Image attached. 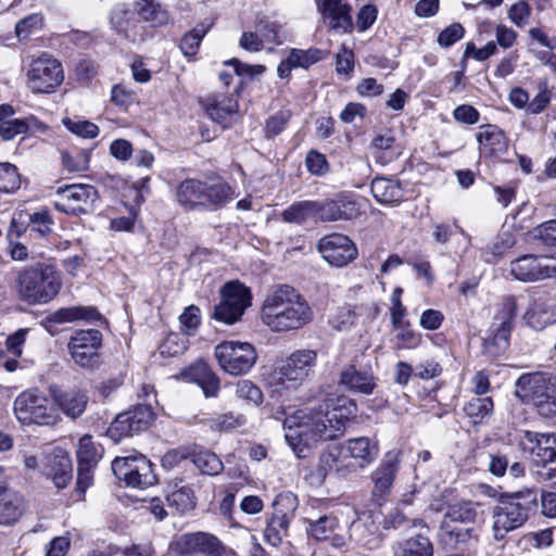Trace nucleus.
Instances as JSON below:
<instances>
[{
    "label": "nucleus",
    "instance_id": "f257e3e1",
    "mask_svg": "<svg viewBox=\"0 0 556 556\" xmlns=\"http://www.w3.org/2000/svg\"><path fill=\"white\" fill-rule=\"evenodd\" d=\"M355 413L356 405L349 397L327 396L318 407L300 409L286 417V441L299 458H306L318 443L342 435Z\"/></svg>",
    "mask_w": 556,
    "mask_h": 556
},
{
    "label": "nucleus",
    "instance_id": "f03ea898",
    "mask_svg": "<svg viewBox=\"0 0 556 556\" xmlns=\"http://www.w3.org/2000/svg\"><path fill=\"white\" fill-rule=\"evenodd\" d=\"M314 317L307 300L293 287L279 285L265 296L261 320L274 332L299 330Z\"/></svg>",
    "mask_w": 556,
    "mask_h": 556
},
{
    "label": "nucleus",
    "instance_id": "7ed1b4c3",
    "mask_svg": "<svg viewBox=\"0 0 556 556\" xmlns=\"http://www.w3.org/2000/svg\"><path fill=\"white\" fill-rule=\"evenodd\" d=\"M178 203L188 211H216L231 201L230 186L219 177L205 180L187 178L176 189Z\"/></svg>",
    "mask_w": 556,
    "mask_h": 556
},
{
    "label": "nucleus",
    "instance_id": "20e7f679",
    "mask_svg": "<svg viewBox=\"0 0 556 556\" xmlns=\"http://www.w3.org/2000/svg\"><path fill=\"white\" fill-rule=\"evenodd\" d=\"M62 282L51 265L38 263L18 271L15 279L17 298L28 305L46 304L56 296Z\"/></svg>",
    "mask_w": 556,
    "mask_h": 556
},
{
    "label": "nucleus",
    "instance_id": "39448f33",
    "mask_svg": "<svg viewBox=\"0 0 556 556\" xmlns=\"http://www.w3.org/2000/svg\"><path fill=\"white\" fill-rule=\"evenodd\" d=\"M538 507V495L526 489L504 496L493 509V535L501 541L505 535L521 527Z\"/></svg>",
    "mask_w": 556,
    "mask_h": 556
},
{
    "label": "nucleus",
    "instance_id": "423d86ee",
    "mask_svg": "<svg viewBox=\"0 0 556 556\" xmlns=\"http://www.w3.org/2000/svg\"><path fill=\"white\" fill-rule=\"evenodd\" d=\"M14 414L23 425L52 426L59 418L53 402L38 389H28L16 396Z\"/></svg>",
    "mask_w": 556,
    "mask_h": 556
},
{
    "label": "nucleus",
    "instance_id": "0eeeda50",
    "mask_svg": "<svg viewBox=\"0 0 556 556\" xmlns=\"http://www.w3.org/2000/svg\"><path fill=\"white\" fill-rule=\"evenodd\" d=\"M523 440L531 444L533 454V475L540 482H551L556 485V435L525 431Z\"/></svg>",
    "mask_w": 556,
    "mask_h": 556
},
{
    "label": "nucleus",
    "instance_id": "6e6552de",
    "mask_svg": "<svg viewBox=\"0 0 556 556\" xmlns=\"http://www.w3.org/2000/svg\"><path fill=\"white\" fill-rule=\"evenodd\" d=\"M214 355L220 369L231 376L247 375L257 361L254 345L237 340L218 343L215 346Z\"/></svg>",
    "mask_w": 556,
    "mask_h": 556
},
{
    "label": "nucleus",
    "instance_id": "1a4fd4ad",
    "mask_svg": "<svg viewBox=\"0 0 556 556\" xmlns=\"http://www.w3.org/2000/svg\"><path fill=\"white\" fill-rule=\"evenodd\" d=\"M222 301L214 306L212 318L225 325H232L241 319L251 305L250 289L238 281L227 282L222 291Z\"/></svg>",
    "mask_w": 556,
    "mask_h": 556
},
{
    "label": "nucleus",
    "instance_id": "9d476101",
    "mask_svg": "<svg viewBox=\"0 0 556 556\" xmlns=\"http://www.w3.org/2000/svg\"><path fill=\"white\" fill-rule=\"evenodd\" d=\"M26 78L33 92L51 93L64 79L62 64L49 53H42L29 64Z\"/></svg>",
    "mask_w": 556,
    "mask_h": 556
},
{
    "label": "nucleus",
    "instance_id": "9b49d317",
    "mask_svg": "<svg viewBox=\"0 0 556 556\" xmlns=\"http://www.w3.org/2000/svg\"><path fill=\"white\" fill-rule=\"evenodd\" d=\"M98 199V190L91 185H66L58 188L54 207L70 215L89 214L94 210Z\"/></svg>",
    "mask_w": 556,
    "mask_h": 556
},
{
    "label": "nucleus",
    "instance_id": "f8f14e48",
    "mask_svg": "<svg viewBox=\"0 0 556 556\" xmlns=\"http://www.w3.org/2000/svg\"><path fill=\"white\" fill-rule=\"evenodd\" d=\"M402 460V451L393 448L387 452L370 475L371 496L376 504L384 503L392 493Z\"/></svg>",
    "mask_w": 556,
    "mask_h": 556
},
{
    "label": "nucleus",
    "instance_id": "ddd939ff",
    "mask_svg": "<svg viewBox=\"0 0 556 556\" xmlns=\"http://www.w3.org/2000/svg\"><path fill=\"white\" fill-rule=\"evenodd\" d=\"M101 345L102 333L97 329H86L75 331L67 346L76 365L85 369H94L100 364Z\"/></svg>",
    "mask_w": 556,
    "mask_h": 556
},
{
    "label": "nucleus",
    "instance_id": "4468645a",
    "mask_svg": "<svg viewBox=\"0 0 556 556\" xmlns=\"http://www.w3.org/2000/svg\"><path fill=\"white\" fill-rule=\"evenodd\" d=\"M153 420V412L150 406L138 405L121 413L106 430V435L118 443L127 437L146 431Z\"/></svg>",
    "mask_w": 556,
    "mask_h": 556
},
{
    "label": "nucleus",
    "instance_id": "2eb2a0df",
    "mask_svg": "<svg viewBox=\"0 0 556 556\" xmlns=\"http://www.w3.org/2000/svg\"><path fill=\"white\" fill-rule=\"evenodd\" d=\"M510 274L520 281L556 278V258L527 254L510 263Z\"/></svg>",
    "mask_w": 556,
    "mask_h": 556
},
{
    "label": "nucleus",
    "instance_id": "dca6fc26",
    "mask_svg": "<svg viewBox=\"0 0 556 556\" xmlns=\"http://www.w3.org/2000/svg\"><path fill=\"white\" fill-rule=\"evenodd\" d=\"M296 507V497L292 493H285L277 496L274 502L275 511L268 520L264 535L273 546H279L287 535L290 520Z\"/></svg>",
    "mask_w": 556,
    "mask_h": 556
},
{
    "label": "nucleus",
    "instance_id": "f3484780",
    "mask_svg": "<svg viewBox=\"0 0 556 556\" xmlns=\"http://www.w3.org/2000/svg\"><path fill=\"white\" fill-rule=\"evenodd\" d=\"M323 258L333 267H344L358 254L356 244L345 235L333 232L324 236L317 243Z\"/></svg>",
    "mask_w": 556,
    "mask_h": 556
},
{
    "label": "nucleus",
    "instance_id": "a211bd4d",
    "mask_svg": "<svg viewBox=\"0 0 556 556\" xmlns=\"http://www.w3.org/2000/svg\"><path fill=\"white\" fill-rule=\"evenodd\" d=\"M317 363V352L303 349L294 351L277 368L281 383L290 382L296 387L305 381L313 372Z\"/></svg>",
    "mask_w": 556,
    "mask_h": 556
},
{
    "label": "nucleus",
    "instance_id": "6ab92c4d",
    "mask_svg": "<svg viewBox=\"0 0 556 556\" xmlns=\"http://www.w3.org/2000/svg\"><path fill=\"white\" fill-rule=\"evenodd\" d=\"M110 25L116 35L131 43L142 42L149 36L148 27L138 18L136 11L125 4H118L111 11Z\"/></svg>",
    "mask_w": 556,
    "mask_h": 556
},
{
    "label": "nucleus",
    "instance_id": "aec40b11",
    "mask_svg": "<svg viewBox=\"0 0 556 556\" xmlns=\"http://www.w3.org/2000/svg\"><path fill=\"white\" fill-rule=\"evenodd\" d=\"M180 554H202L204 556H223L227 547L215 535L207 532H193L180 535L176 541Z\"/></svg>",
    "mask_w": 556,
    "mask_h": 556
},
{
    "label": "nucleus",
    "instance_id": "412c9836",
    "mask_svg": "<svg viewBox=\"0 0 556 556\" xmlns=\"http://www.w3.org/2000/svg\"><path fill=\"white\" fill-rule=\"evenodd\" d=\"M40 472L52 479L58 489H63L72 479V460L62 448H54L40 457Z\"/></svg>",
    "mask_w": 556,
    "mask_h": 556
},
{
    "label": "nucleus",
    "instance_id": "4be33fe9",
    "mask_svg": "<svg viewBox=\"0 0 556 556\" xmlns=\"http://www.w3.org/2000/svg\"><path fill=\"white\" fill-rule=\"evenodd\" d=\"M518 309L517 300L513 295L504 296L492 325L493 344L500 349L508 345L513 321Z\"/></svg>",
    "mask_w": 556,
    "mask_h": 556
},
{
    "label": "nucleus",
    "instance_id": "5701e85b",
    "mask_svg": "<svg viewBox=\"0 0 556 556\" xmlns=\"http://www.w3.org/2000/svg\"><path fill=\"white\" fill-rule=\"evenodd\" d=\"M340 384L351 392L369 395L376 388V379L369 367L355 359L342 369Z\"/></svg>",
    "mask_w": 556,
    "mask_h": 556
},
{
    "label": "nucleus",
    "instance_id": "b1692460",
    "mask_svg": "<svg viewBox=\"0 0 556 556\" xmlns=\"http://www.w3.org/2000/svg\"><path fill=\"white\" fill-rule=\"evenodd\" d=\"M553 383L551 378L541 372L523 374L515 383V395L521 402L533 405Z\"/></svg>",
    "mask_w": 556,
    "mask_h": 556
},
{
    "label": "nucleus",
    "instance_id": "393cba45",
    "mask_svg": "<svg viewBox=\"0 0 556 556\" xmlns=\"http://www.w3.org/2000/svg\"><path fill=\"white\" fill-rule=\"evenodd\" d=\"M318 9L329 22V27L346 34L353 30L351 7L343 0H317Z\"/></svg>",
    "mask_w": 556,
    "mask_h": 556
},
{
    "label": "nucleus",
    "instance_id": "a878e982",
    "mask_svg": "<svg viewBox=\"0 0 556 556\" xmlns=\"http://www.w3.org/2000/svg\"><path fill=\"white\" fill-rule=\"evenodd\" d=\"M180 376L186 381L199 384L206 397L216 396L219 391V378L203 359H199L184 369Z\"/></svg>",
    "mask_w": 556,
    "mask_h": 556
},
{
    "label": "nucleus",
    "instance_id": "bb28decb",
    "mask_svg": "<svg viewBox=\"0 0 556 556\" xmlns=\"http://www.w3.org/2000/svg\"><path fill=\"white\" fill-rule=\"evenodd\" d=\"M475 538L472 528L460 527L444 518L438 531L439 543L445 549H463Z\"/></svg>",
    "mask_w": 556,
    "mask_h": 556
},
{
    "label": "nucleus",
    "instance_id": "cd10ccee",
    "mask_svg": "<svg viewBox=\"0 0 556 556\" xmlns=\"http://www.w3.org/2000/svg\"><path fill=\"white\" fill-rule=\"evenodd\" d=\"M523 319L531 328L542 330L556 323V305L548 304L545 296H532Z\"/></svg>",
    "mask_w": 556,
    "mask_h": 556
},
{
    "label": "nucleus",
    "instance_id": "c85d7f7f",
    "mask_svg": "<svg viewBox=\"0 0 556 556\" xmlns=\"http://www.w3.org/2000/svg\"><path fill=\"white\" fill-rule=\"evenodd\" d=\"M370 189L376 201L384 205L399 203L404 197L402 184L391 178H375Z\"/></svg>",
    "mask_w": 556,
    "mask_h": 556
},
{
    "label": "nucleus",
    "instance_id": "c756f323",
    "mask_svg": "<svg viewBox=\"0 0 556 556\" xmlns=\"http://www.w3.org/2000/svg\"><path fill=\"white\" fill-rule=\"evenodd\" d=\"M54 400L66 416L75 419L85 412L88 403V395L80 389H70L67 391L56 393L54 395Z\"/></svg>",
    "mask_w": 556,
    "mask_h": 556
},
{
    "label": "nucleus",
    "instance_id": "7c9ffc66",
    "mask_svg": "<svg viewBox=\"0 0 556 556\" xmlns=\"http://www.w3.org/2000/svg\"><path fill=\"white\" fill-rule=\"evenodd\" d=\"M102 316L94 306H71L62 307L50 314L48 320L60 325L64 323H73L76 320H101Z\"/></svg>",
    "mask_w": 556,
    "mask_h": 556
},
{
    "label": "nucleus",
    "instance_id": "2f4dec72",
    "mask_svg": "<svg viewBox=\"0 0 556 556\" xmlns=\"http://www.w3.org/2000/svg\"><path fill=\"white\" fill-rule=\"evenodd\" d=\"M203 105L208 116L219 123L238 110L237 100L222 93L207 97Z\"/></svg>",
    "mask_w": 556,
    "mask_h": 556
},
{
    "label": "nucleus",
    "instance_id": "473e14b6",
    "mask_svg": "<svg viewBox=\"0 0 556 556\" xmlns=\"http://www.w3.org/2000/svg\"><path fill=\"white\" fill-rule=\"evenodd\" d=\"M350 456L358 462L361 468L371 464L378 456V444L367 437L350 439L348 441Z\"/></svg>",
    "mask_w": 556,
    "mask_h": 556
},
{
    "label": "nucleus",
    "instance_id": "72a5a7b5",
    "mask_svg": "<svg viewBox=\"0 0 556 556\" xmlns=\"http://www.w3.org/2000/svg\"><path fill=\"white\" fill-rule=\"evenodd\" d=\"M14 113L15 111L12 105H0V137L5 141L12 140L16 136L26 134L28 131V125L26 121L21 118L10 119Z\"/></svg>",
    "mask_w": 556,
    "mask_h": 556
},
{
    "label": "nucleus",
    "instance_id": "f704fd0d",
    "mask_svg": "<svg viewBox=\"0 0 556 556\" xmlns=\"http://www.w3.org/2000/svg\"><path fill=\"white\" fill-rule=\"evenodd\" d=\"M23 498L14 492L0 490V525L16 521L23 513Z\"/></svg>",
    "mask_w": 556,
    "mask_h": 556
},
{
    "label": "nucleus",
    "instance_id": "c9c22d12",
    "mask_svg": "<svg viewBox=\"0 0 556 556\" xmlns=\"http://www.w3.org/2000/svg\"><path fill=\"white\" fill-rule=\"evenodd\" d=\"M477 140L481 149L490 153H500L507 149L506 137L495 125L481 126L477 135Z\"/></svg>",
    "mask_w": 556,
    "mask_h": 556
},
{
    "label": "nucleus",
    "instance_id": "e433bc0d",
    "mask_svg": "<svg viewBox=\"0 0 556 556\" xmlns=\"http://www.w3.org/2000/svg\"><path fill=\"white\" fill-rule=\"evenodd\" d=\"M124 482L127 486L146 489L156 482V476L152 470V463L142 454H138L137 465L132 469L129 479Z\"/></svg>",
    "mask_w": 556,
    "mask_h": 556
},
{
    "label": "nucleus",
    "instance_id": "4c0bfd02",
    "mask_svg": "<svg viewBox=\"0 0 556 556\" xmlns=\"http://www.w3.org/2000/svg\"><path fill=\"white\" fill-rule=\"evenodd\" d=\"M340 456L341 450L338 446H330L324 451L319 456L318 475L326 478L329 473L334 472L339 477H344L348 470Z\"/></svg>",
    "mask_w": 556,
    "mask_h": 556
},
{
    "label": "nucleus",
    "instance_id": "58836bf2",
    "mask_svg": "<svg viewBox=\"0 0 556 556\" xmlns=\"http://www.w3.org/2000/svg\"><path fill=\"white\" fill-rule=\"evenodd\" d=\"M191 462L204 475L217 476L224 469V464L219 457L208 450L192 448Z\"/></svg>",
    "mask_w": 556,
    "mask_h": 556
},
{
    "label": "nucleus",
    "instance_id": "ea45409f",
    "mask_svg": "<svg viewBox=\"0 0 556 556\" xmlns=\"http://www.w3.org/2000/svg\"><path fill=\"white\" fill-rule=\"evenodd\" d=\"M315 201H299L282 211L281 219L289 224L303 225L315 216Z\"/></svg>",
    "mask_w": 556,
    "mask_h": 556
},
{
    "label": "nucleus",
    "instance_id": "a19ab883",
    "mask_svg": "<svg viewBox=\"0 0 556 556\" xmlns=\"http://www.w3.org/2000/svg\"><path fill=\"white\" fill-rule=\"evenodd\" d=\"M135 11L142 22H150L153 26H161L168 22L167 12L155 0H138Z\"/></svg>",
    "mask_w": 556,
    "mask_h": 556
},
{
    "label": "nucleus",
    "instance_id": "79ce46f5",
    "mask_svg": "<svg viewBox=\"0 0 556 556\" xmlns=\"http://www.w3.org/2000/svg\"><path fill=\"white\" fill-rule=\"evenodd\" d=\"M477 508L478 504L470 501L457 502L447 507L443 518L450 519L454 523H471L476 521L478 516Z\"/></svg>",
    "mask_w": 556,
    "mask_h": 556
},
{
    "label": "nucleus",
    "instance_id": "37998d69",
    "mask_svg": "<svg viewBox=\"0 0 556 556\" xmlns=\"http://www.w3.org/2000/svg\"><path fill=\"white\" fill-rule=\"evenodd\" d=\"M396 556H433V546L427 536L417 534L399 545Z\"/></svg>",
    "mask_w": 556,
    "mask_h": 556
},
{
    "label": "nucleus",
    "instance_id": "c03bdc74",
    "mask_svg": "<svg viewBox=\"0 0 556 556\" xmlns=\"http://www.w3.org/2000/svg\"><path fill=\"white\" fill-rule=\"evenodd\" d=\"M493 401L490 396H475L464 406V413L473 424H479L493 412Z\"/></svg>",
    "mask_w": 556,
    "mask_h": 556
},
{
    "label": "nucleus",
    "instance_id": "a18cd8bd",
    "mask_svg": "<svg viewBox=\"0 0 556 556\" xmlns=\"http://www.w3.org/2000/svg\"><path fill=\"white\" fill-rule=\"evenodd\" d=\"M211 25L200 23L195 25L190 31L185 34L180 40V50L186 56H193L197 54L203 37L207 34Z\"/></svg>",
    "mask_w": 556,
    "mask_h": 556
},
{
    "label": "nucleus",
    "instance_id": "49530a36",
    "mask_svg": "<svg viewBox=\"0 0 556 556\" xmlns=\"http://www.w3.org/2000/svg\"><path fill=\"white\" fill-rule=\"evenodd\" d=\"M169 506L175 507L180 513L191 510L195 506L193 491L188 485H181L167 496Z\"/></svg>",
    "mask_w": 556,
    "mask_h": 556
},
{
    "label": "nucleus",
    "instance_id": "de8ad7c7",
    "mask_svg": "<svg viewBox=\"0 0 556 556\" xmlns=\"http://www.w3.org/2000/svg\"><path fill=\"white\" fill-rule=\"evenodd\" d=\"M62 164L68 173H78L88 169L89 153L84 150L62 151Z\"/></svg>",
    "mask_w": 556,
    "mask_h": 556
},
{
    "label": "nucleus",
    "instance_id": "09e8293b",
    "mask_svg": "<svg viewBox=\"0 0 556 556\" xmlns=\"http://www.w3.org/2000/svg\"><path fill=\"white\" fill-rule=\"evenodd\" d=\"M21 186V178L15 165L0 163V192L12 193Z\"/></svg>",
    "mask_w": 556,
    "mask_h": 556
},
{
    "label": "nucleus",
    "instance_id": "8fccbe9b",
    "mask_svg": "<svg viewBox=\"0 0 556 556\" xmlns=\"http://www.w3.org/2000/svg\"><path fill=\"white\" fill-rule=\"evenodd\" d=\"M101 458V453L91 440V437H83L77 448V460L80 466H96Z\"/></svg>",
    "mask_w": 556,
    "mask_h": 556
},
{
    "label": "nucleus",
    "instance_id": "3c124183",
    "mask_svg": "<svg viewBox=\"0 0 556 556\" xmlns=\"http://www.w3.org/2000/svg\"><path fill=\"white\" fill-rule=\"evenodd\" d=\"M289 55L291 63H293L295 67L307 68L323 60L325 53L320 49L309 48L307 50L292 49Z\"/></svg>",
    "mask_w": 556,
    "mask_h": 556
},
{
    "label": "nucleus",
    "instance_id": "603ef678",
    "mask_svg": "<svg viewBox=\"0 0 556 556\" xmlns=\"http://www.w3.org/2000/svg\"><path fill=\"white\" fill-rule=\"evenodd\" d=\"M480 457L486 463L488 471L495 477H503L509 466L508 457L503 453H481Z\"/></svg>",
    "mask_w": 556,
    "mask_h": 556
},
{
    "label": "nucleus",
    "instance_id": "864d4df0",
    "mask_svg": "<svg viewBox=\"0 0 556 556\" xmlns=\"http://www.w3.org/2000/svg\"><path fill=\"white\" fill-rule=\"evenodd\" d=\"M533 406L542 417L551 418L556 416V384L553 383Z\"/></svg>",
    "mask_w": 556,
    "mask_h": 556
},
{
    "label": "nucleus",
    "instance_id": "5fc2aeb1",
    "mask_svg": "<svg viewBox=\"0 0 556 556\" xmlns=\"http://www.w3.org/2000/svg\"><path fill=\"white\" fill-rule=\"evenodd\" d=\"M64 126L73 134L81 137V138H96L99 134V128L96 124L84 121V119H72L64 118Z\"/></svg>",
    "mask_w": 556,
    "mask_h": 556
},
{
    "label": "nucleus",
    "instance_id": "6e6d98bb",
    "mask_svg": "<svg viewBox=\"0 0 556 556\" xmlns=\"http://www.w3.org/2000/svg\"><path fill=\"white\" fill-rule=\"evenodd\" d=\"M397 333L395 336V349H415L421 341L419 333L408 327V324H402V327H393Z\"/></svg>",
    "mask_w": 556,
    "mask_h": 556
},
{
    "label": "nucleus",
    "instance_id": "4d7b16f0",
    "mask_svg": "<svg viewBox=\"0 0 556 556\" xmlns=\"http://www.w3.org/2000/svg\"><path fill=\"white\" fill-rule=\"evenodd\" d=\"M337 203L340 220L354 219L362 214L361 203L351 195H338Z\"/></svg>",
    "mask_w": 556,
    "mask_h": 556
},
{
    "label": "nucleus",
    "instance_id": "13d9d810",
    "mask_svg": "<svg viewBox=\"0 0 556 556\" xmlns=\"http://www.w3.org/2000/svg\"><path fill=\"white\" fill-rule=\"evenodd\" d=\"M337 526L334 518L323 516L309 522L308 532L318 541L327 540Z\"/></svg>",
    "mask_w": 556,
    "mask_h": 556
},
{
    "label": "nucleus",
    "instance_id": "bf43d9fd",
    "mask_svg": "<svg viewBox=\"0 0 556 556\" xmlns=\"http://www.w3.org/2000/svg\"><path fill=\"white\" fill-rule=\"evenodd\" d=\"M43 17L34 13L21 20L15 26V33L20 40L27 39L33 33L41 29Z\"/></svg>",
    "mask_w": 556,
    "mask_h": 556
},
{
    "label": "nucleus",
    "instance_id": "052dcab7",
    "mask_svg": "<svg viewBox=\"0 0 556 556\" xmlns=\"http://www.w3.org/2000/svg\"><path fill=\"white\" fill-rule=\"evenodd\" d=\"M138 454H132L124 457H116L112 462V471L114 476L119 480L124 481L129 479L132 469L137 465Z\"/></svg>",
    "mask_w": 556,
    "mask_h": 556
},
{
    "label": "nucleus",
    "instance_id": "680f3d73",
    "mask_svg": "<svg viewBox=\"0 0 556 556\" xmlns=\"http://www.w3.org/2000/svg\"><path fill=\"white\" fill-rule=\"evenodd\" d=\"M538 94L528 103V112L531 114L541 113L551 102V91L548 90L547 79H541L538 83Z\"/></svg>",
    "mask_w": 556,
    "mask_h": 556
},
{
    "label": "nucleus",
    "instance_id": "e2e57ef3",
    "mask_svg": "<svg viewBox=\"0 0 556 556\" xmlns=\"http://www.w3.org/2000/svg\"><path fill=\"white\" fill-rule=\"evenodd\" d=\"M316 210L315 216L321 222H336L340 220V214L338 213L337 198L325 201H315Z\"/></svg>",
    "mask_w": 556,
    "mask_h": 556
},
{
    "label": "nucleus",
    "instance_id": "0e129e2a",
    "mask_svg": "<svg viewBox=\"0 0 556 556\" xmlns=\"http://www.w3.org/2000/svg\"><path fill=\"white\" fill-rule=\"evenodd\" d=\"M192 448L190 446H179L177 448L169 450L162 457V466L165 469H173L180 465L182 460L191 459Z\"/></svg>",
    "mask_w": 556,
    "mask_h": 556
},
{
    "label": "nucleus",
    "instance_id": "69168bd1",
    "mask_svg": "<svg viewBox=\"0 0 556 556\" xmlns=\"http://www.w3.org/2000/svg\"><path fill=\"white\" fill-rule=\"evenodd\" d=\"M236 394L238 397L258 405L263 401L261 389L250 380H241L237 383Z\"/></svg>",
    "mask_w": 556,
    "mask_h": 556
},
{
    "label": "nucleus",
    "instance_id": "338daca9",
    "mask_svg": "<svg viewBox=\"0 0 556 556\" xmlns=\"http://www.w3.org/2000/svg\"><path fill=\"white\" fill-rule=\"evenodd\" d=\"M29 226L33 231L38 232L41 237L52 231V218L48 211L42 210L35 212L29 216Z\"/></svg>",
    "mask_w": 556,
    "mask_h": 556
},
{
    "label": "nucleus",
    "instance_id": "774afa93",
    "mask_svg": "<svg viewBox=\"0 0 556 556\" xmlns=\"http://www.w3.org/2000/svg\"><path fill=\"white\" fill-rule=\"evenodd\" d=\"M307 170L315 176H324L329 172V164L324 154L316 150H311L305 159Z\"/></svg>",
    "mask_w": 556,
    "mask_h": 556
}]
</instances>
